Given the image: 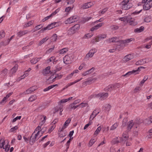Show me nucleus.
Here are the masks:
<instances>
[{
	"instance_id": "15",
	"label": "nucleus",
	"mask_w": 152,
	"mask_h": 152,
	"mask_svg": "<svg viewBox=\"0 0 152 152\" xmlns=\"http://www.w3.org/2000/svg\"><path fill=\"white\" fill-rule=\"evenodd\" d=\"M133 58V56L131 54H129L126 56L124 58V61L127 62Z\"/></svg>"
},
{
	"instance_id": "55",
	"label": "nucleus",
	"mask_w": 152,
	"mask_h": 152,
	"mask_svg": "<svg viewBox=\"0 0 152 152\" xmlns=\"http://www.w3.org/2000/svg\"><path fill=\"white\" fill-rule=\"evenodd\" d=\"M28 73H25V74L21 76V77H20V79L21 80L23 78H24L25 77H26V76H28Z\"/></svg>"
},
{
	"instance_id": "40",
	"label": "nucleus",
	"mask_w": 152,
	"mask_h": 152,
	"mask_svg": "<svg viewBox=\"0 0 152 152\" xmlns=\"http://www.w3.org/2000/svg\"><path fill=\"white\" fill-rule=\"evenodd\" d=\"M101 129V126H100L95 131V132H94V135H97L99 133Z\"/></svg>"
},
{
	"instance_id": "50",
	"label": "nucleus",
	"mask_w": 152,
	"mask_h": 152,
	"mask_svg": "<svg viewBox=\"0 0 152 152\" xmlns=\"http://www.w3.org/2000/svg\"><path fill=\"white\" fill-rule=\"evenodd\" d=\"M10 147V145H8V143L7 144L5 145V147H4V149H5V152H7L9 151Z\"/></svg>"
},
{
	"instance_id": "62",
	"label": "nucleus",
	"mask_w": 152,
	"mask_h": 152,
	"mask_svg": "<svg viewBox=\"0 0 152 152\" xmlns=\"http://www.w3.org/2000/svg\"><path fill=\"white\" fill-rule=\"evenodd\" d=\"M18 128L17 126H15L13 127L10 130V132H12L16 130Z\"/></svg>"
},
{
	"instance_id": "54",
	"label": "nucleus",
	"mask_w": 152,
	"mask_h": 152,
	"mask_svg": "<svg viewBox=\"0 0 152 152\" xmlns=\"http://www.w3.org/2000/svg\"><path fill=\"white\" fill-rule=\"evenodd\" d=\"M71 121V119L69 118L65 122L64 124L65 126H67L70 122Z\"/></svg>"
},
{
	"instance_id": "51",
	"label": "nucleus",
	"mask_w": 152,
	"mask_h": 152,
	"mask_svg": "<svg viewBox=\"0 0 152 152\" xmlns=\"http://www.w3.org/2000/svg\"><path fill=\"white\" fill-rule=\"evenodd\" d=\"M72 27H73V28L75 29L76 31L79 28L80 26L79 24H76L74 26Z\"/></svg>"
},
{
	"instance_id": "46",
	"label": "nucleus",
	"mask_w": 152,
	"mask_h": 152,
	"mask_svg": "<svg viewBox=\"0 0 152 152\" xmlns=\"http://www.w3.org/2000/svg\"><path fill=\"white\" fill-rule=\"evenodd\" d=\"M96 140L94 139H91L90 141L89 145L90 146H91L95 142Z\"/></svg>"
},
{
	"instance_id": "53",
	"label": "nucleus",
	"mask_w": 152,
	"mask_h": 152,
	"mask_svg": "<svg viewBox=\"0 0 152 152\" xmlns=\"http://www.w3.org/2000/svg\"><path fill=\"white\" fill-rule=\"evenodd\" d=\"M96 78H91L88 80L86 81V83H90V82H92V81H93L94 82L95 80H96Z\"/></svg>"
},
{
	"instance_id": "36",
	"label": "nucleus",
	"mask_w": 152,
	"mask_h": 152,
	"mask_svg": "<svg viewBox=\"0 0 152 152\" xmlns=\"http://www.w3.org/2000/svg\"><path fill=\"white\" fill-rule=\"evenodd\" d=\"M68 48H64L59 51L60 54H64L68 51Z\"/></svg>"
},
{
	"instance_id": "38",
	"label": "nucleus",
	"mask_w": 152,
	"mask_h": 152,
	"mask_svg": "<svg viewBox=\"0 0 152 152\" xmlns=\"http://www.w3.org/2000/svg\"><path fill=\"white\" fill-rule=\"evenodd\" d=\"M8 70L7 69H4L2 71L1 73V75H3V76H4V77H5L6 76V75L7 73Z\"/></svg>"
},
{
	"instance_id": "4",
	"label": "nucleus",
	"mask_w": 152,
	"mask_h": 152,
	"mask_svg": "<svg viewBox=\"0 0 152 152\" xmlns=\"http://www.w3.org/2000/svg\"><path fill=\"white\" fill-rule=\"evenodd\" d=\"M58 23L57 22H54L48 25L46 27L42 28L39 32V33H42L47 30H50L53 28L57 26Z\"/></svg>"
},
{
	"instance_id": "17",
	"label": "nucleus",
	"mask_w": 152,
	"mask_h": 152,
	"mask_svg": "<svg viewBox=\"0 0 152 152\" xmlns=\"http://www.w3.org/2000/svg\"><path fill=\"white\" fill-rule=\"evenodd\" d=\"M123 136L121 137L120 140L121 141L125 142L128 139V134L126 133H123Z\"/></svg>"
},
{
	"instance_id": "27",
	"label": "nucleus",
	"mask_w": 152,
	"mask_h": 152,
	"mask_svg": "<svg viewBox=\"0 0 152 152\" xmlns=\"http://www.w3.org/2000/svg\"><path fill=\"white\" fill-rule=\"evenodd\" d=\"M82 78H81L79 80H76L75 81H74V82H72V83H68L66 86H65V88H68L69 86L76 83L80 81V80H81L82 79Z\"/></svg>"
},
{
	"instance_id": "1",
	"label": "nucleus",
	"mask_w": 152,
	"mask_h": 152,
	"mask_svg": "<svg viewBox=\"0 0 152 152\" xmlns=\"http://www.w3.org/2000/svg\"><path fill=\"white\" fill-rule=\"evenodd\" d=\"M121 18V20L127 22L130 25L135 26L137 24V22L135 21V19L130 16H125Z\"/></svg>"
},
{
	"instance_id": "26",
	"label": "nucleus",
	"mask_w": 152,
	"mask_h": 152,
	"mask_svg": "<svg viewBox=\"0 0 152 152\" xmlns=\"http://www.w3.org/2000/svg\"><path fill=\"white\" fill-rule=\"evenodd\" d=\"M144 29V27L142 26H141L139 28H137L135 29L134 32L135 33H140L143 31Z\"/></svg>"
},
{
	"instance_id": "49",
	"label": "nucleus",
	"mask_w": 152,
	"mask_h": 152,
	"mask_svg": "<svg viewBox=\"0 0 152 152\" xmlns=\"http://www.w3.org/2000/svg\"><path fill=\"white\" fill-rule=\"evenodd\" d=\"M151 20V19L150 16H148L146 17L144 19V21L146 22H149Z\"/></svg>"
},
{
	"instance_id": "25",
	"label": "nucleus",
	"mask_w": 152,
	"mask_h": 152,
	"mask_svg": "<svg viewBox=\"0 0 152 152\" xmlns=\"http://www.w3.org/2000/svg\"><path fill=\"white\" fill-rule=\"evenodd\" d=\"M49 61L50 62H52L53 64H56L58 61V60L54 56L50 57L49 59Z\"/></svg>"
},
{
	"instance_id": "10",
	"label": "nucleus",
	"mask_w": 152,
	"mask_h": 152,
	"mask_svg": "<svg viewBox=\"0 0 152 152\" xmlns=\"http://www.w3.org/2000/svg\"><path fill=\"white\" fill-rule=\"evenodd\" d=\"M62 76V75H59L58 74H56V75L54 77V75H51L48 79V80H50V79H53L52 80V82H54L55 81V79L57 78L58 79H61Z\"/></svg>"
},
{
	"instance_id": "22",
	"label": "nucleus",
	"mask_w": 152,
	"mask_h": 152,
	"mask_svg": "<svg viewBox=\"0 0 152 152\" xmlns=\"http://www.w3.org/2000/svg\"><path fill=\"white\" fill-rule=\"evenodd\" d=\"M48 39V38L47 37H45L43 38L42 39L41 41H39L38 45V46H41L42 44H43L44 43L46 42Z\"/></svg>"
},
{
	"instance_id": "60",
	"label": "nucleus",
	"mask_w": 152,
	"mask_h": 152,
	"mask_svg": "<svg viewBox=\"0 0 152 152\" xmlns=\"http://www.w3.org/2000/svg\"><path fill=\"white\" fill-rule=\"evenodd\" d=\"M93 36V34H85L84 36V38H90L91 37H92Z\"/></svg>"
},
{
	"instance_id": "35",
	"label": "nucleus",
	"mask_w": 152,
	"mask_h": 152,
	"mask_svg": "<svg viewBox=\"0 0 152 152\" xmlns=\"http://www.w3.org/2000/svg\"><path fill=\"white\" fill-rule=\"evenodd\" d=\"M144 59H142L141 60H139L136 63V65H141L144 64Z\"/></svg>"
},
{
	"instance_id": "31",
	"label": "nucleus",
	"mask_w": 152,
	"mask_h": 152,
	"mask_svg": "<svg viewBox=\"0 0 152 152\" xmlns=\"http://www.w3.org/2000/svg\"><path fill=\"white\" fill-rule=\"evenodd\" d=\"M51 38L52 42H56L58 39L57 35L56 34H54L51 37Z\"/></svg>"
},
{
	"instance_id": "41",
	"label": "nucleus",
	"mask_w": 152,
	"mask_h": 152,
	"mask_svg": "<svg viewBox=\"0 0 152 152\" xmlns=\"http://www.w3.org/2000/svg\"><path fill=\"white\" fill-rule=\"evenodd\" d=\"M118 125V123H115L112 126L110 129V130H112L115 129L117 127Z\"/></svg>"
},
{
	"instance_id": "42",
	"label": "nucleus",
	"mask_w": 152,
	"mask_h": 152,
	"mask_svg": "<svg viewBox=\"0 0 152 152\" xmlns=\"http://www.w3.org/2000/svg\"><path fill=\"white\" fill-rule=\"evenodd\" d=\"M33 23L32 21H29L28 23H26L24 25V28H26L31 26V24Z\"/></svg>"
},
{
	"instance_id": "16",
	"label": "nucleus",
	"mask_w": 152,
	"mask_h": 152,
	"mask_svg": "<svg viewBox=\"0 0 152 152\" xmlns=\"http://www.w3.org/2000/svg\"><path fill=\"white\" fill-rule=\"evenodd\" d=\"M95 69V68L94 67H92L90 69H89L88 71L84 72L82 73V75L84 76H86L87 75L91 74L92 72Z\"/></svg>"
},
{
	"instance_id": "23",
	"label": "nucleus",
	"mask_w": 152,
	"mask_h": 152,
	"mask_svg": "<svg viewBox=\"0 0 152 152\" xmlns=\"http://www.w3.org/2000/svg\"><path fill=\"white\" fill-rule=\"evenodd\" d=\"M134 125V123L133 120H131L129 122V123L128 125L127 128L128 130H130L132 128L133 126Z\"/></svg>"
},
{
	"instance_id": "45",
	"label": "nucleus",
	"mask_w": 152,
	"mask_h": 152,
	"mask_svg": "<svg viewBox=\"0 0 152 152\" xmlns=\"http://www.w3.org/2000/svg\"><path fill=\"white\" fill-rule=\"evenodd\" d=\"M38 61H39V60H38L37 59H36V58H33L30 61L31 62L32 64H35Z\"/></svg>"
},
{
	"instance_id": "7",
	"label": "nucleus",
	"mask_w": 152,
	"mask_h": 152,
	"mask_svg": "<svg viewBox=\"0 0 152 152\" xmlns=\"http://www.w3.org/2000/svg\"><path fill=\"white\" fill-rule=\"evenodd\" d=\"M96 52V50L95 49H91L86 55L85 58H86L92 57Z\"/></svg>"
},
{
	"instance_id": "13",
	"label": "nucleus",
	"mask_w": 152,
	"mask_h": 152,
	"mask_svg": "<svg viewBox=\"0 0 152 152\" xmlns=\"http://www.w3.org/2000/svg\"><path fill=\"white\" fill-rule=\"evenodd\" d=\"M104 23H99L94 26L93 27H92L91 29V31H94V30H97L100 27L102 26L103 25Z\"/></svg>"
},
{
	"instance_id": "56",
	"label": "nucleus",
	"mask_w": 152,
	"mask_h": 152,
	"mask_svg": "<svg viewBox=\"0 0 152 152\" xmlns=\"http://www.w3.org/2000/svg\"><path fill=\"white\" fill-rule=\"evenodd\" d=\"M66 126H65V125L64 124L63 126L61 129H59L58 132H59L60 133H61L62 131H63V130L66 128Z\"/></svg>"
},
{
	"instance_id": "24",
	"label": "nucleus",
	"mask_w": 152,
	"mask_h": 152,
	"mask_svg": "<svg viewBox=\"0 0 152 152\" xmlns=\"http://www.w3.org/2000/svg\"><path fill=\"white\" fill-rule=\"evenodd\" d=\"M75 22V21L73 20V18L72 17L68 18L65 21V23L66 24H70Z\"/></svg>"
},
{
	"instance_id": "3",
	"label": "nucleus",
	"mask_w": 152,
	"mask_h": 152,
	"mask_svg": "<svg viewBox=\"0 0 152 152\" xmlns=\"http://www.w3.org/2000/svg\"><path fill=\"white\" fill-rule=\"evenodd\" d=\"M120 87V84L118 83L108 86L104 89L105 91L111 92L112 91L116 90Z\"/></svg>"
},
{
	"instance_id": "59",
	"label": "nucleus",
	"mask_w": 152,
	"mask_h": 152,
	"mask_svg": "<svg viewBox=\"0 0 152 152\" xmlns=\"http://www.w3.org/2000/svg\"><path fill=\"white\" fill-rule=\"evenodd\" d=\"M85 64L84 63H82L81 65L79 67V70H81L83 67H84L85 66Z\"/></svg>"
},
{
	"instance_id": "32",
	"label": "nucleus",
	"mask_w": 152,
	"mask_h": 152,
	"mask_svg": "<svg viewBox=\"0 0 152 152\" xmlns=\"http://www.w3.org/2000/svg\"><path fill=\"white\" fill-rule=\"evenodd\" d=\"M37 98V97L36 95H32L29 97L28 99V101L32 102L35 100Z\"/></svg>"
},
{
	"instance_id": "5",
	"label": "nucleus",
	"mask_w": 152,
	"mask_h": 152,
	"mask_svg": "<svg viewBox=\"0 0 152 152\" xmlns=\"http://www.w3.org/2000/svg\"><path fill=\"white\" fill-rule=\"evenodd\" d=\"M129 2L128 0H124L121 2L120 5L123 10H127L130 8V6L128 5Z\"/></svg>"
},
{
	"instance_id": "18",
	"label": "nucleus",
	"mask_w": 152,
	"mask_h": 152,
	"mask_svg": "<svg viewBox=\"0 0 152 152\" xmlns=\"http://www.w3.org/2000/svg\"><path fill=\"white\" fill-rule=\"evenodd\" d=\"M33 135L34 133L31 135L29 139L30 144L31 145H32L34 143L36 139V138L34 137Z\"/></svg>"
},
{
	"instance_id": "37",
	"label": "nucleus",
	"mask_w": 152,
	"mask_h": 152,
	"mask_svg": "<svg viewBox=\"0 0 152 152\" xmlns=\"http://www.w3.org/2000/svg\"><path fill=\"white\" fill-rule=\"evenodd\" d=\"M92 18L91 17H89L86 18H83L81 21V22L83 23H84L85 22L88 21L89 20L91 19Z\"/></svg>"
},
{
	"instance_id": "58",
	"label": "nucleus",
	"mask_w": 152,
	"mask_h": 152,
	"mask_svg": "<svg viewBox=\"0 0 152 152\" xmlns=\"http://www.w3.org/2000/svg\"><path fill=\"white\" fill-rule=\"evenodd\" d=\"M92 123V122L90 121L88 124H86L84 127V129H86L88 126L91 124Z\"/></svg>"
},
{
	"instance_id": "43",
	"label": "nucleus",
	"mask_w": 152,
	"mask_h": 152,
	"mask_svg": "<svg viewBox=\"0 0 152 152\" xmlns=\"http://www.w3.org/2000/svg\"><path fill=\"white\" fill-rule=\"evenodd\" d=\"M42 27V26L41 25H39L36 26L34 29V31H33V32L40 29Z\"/></svg>"
},
{
	"instance_id": "52",
	"label": "nucleus",
	"mask_w": 152,
	"mask_h": 152,
	"mask_svg": "<svg viewBox=\"0 0 152 152\" xmlns=\"http://www.w3.org/2000/svg\"><path fill=\"white\" fill-rule=\"evenodd\" d=\"M74 7V6L73 5L72 7H68L65 9V11L66 12H69L71 10H72L73 8Z\"/></svg>"
},
{
	"instance_id": "19",
	"label": "nucleus",
	"mask_w": 152,
	"mask_h": 152,
	"mask_svg": "<svg viewBox=\"0 0 152 152\" xmlns=\"http://www.w3.org/2000/svg\"><path fill=\"white\" fill-rule=\"evenodd\" d=\"M76 31L75 29L72 27L68 31L67 34L69 35H72L75 33Z\"/></svg>"
},
{
	"instance_id": "6",
	"label": "nucleus",
	"mask_w": 152,
	"mask_h": 152,
	"mask_svg": "<svg viewBox=\"0 0 152 152\" xmlns=\"http://www.w3.org/2000/svg\"><path fill=\"white\" fill-rule=\"evenodd\" d=\"M96 96L99 98L101 100H104L107 98L108 96V94L107 93H101L98 94L96 95Z\"/></svg>"
},
{
	"instance_id": "48",
	"label": "nucleus",
	"mask_w": 152,
	"mask_h": 152,
	"mask_svg": "<svg viewBox=\"0 0 152 152\" xmlns=\"http://www.w3.org/2000/svg\"><path fill=\"white\" fill-rule=\"evenodd\" d=\"M5 36V33L3 31H1L0 32V39H2Z\"/></svg>"
},
{
	"instance_id": "63",
	"label": "nucleus",
	"mask_w": 152,
	"mask_h": 152,
	"mask_svg": "<svg viewBox=\"0 0 152 152\" xmlns=\"http://www.w3.org/2000/svg\"><path fill=\"white\" fill-rule=\"evenodd\" d=\"M88 104L87 103H82L79 104V105L81 106L82 107H86L88 105Z\"/></svg>"
},
{
	"instance_id": "14",
	"label": "nucleus",
	"mask_w": 152,
	"mask_h": 152,
	"mask_svg": "<svg viewBox=\"0 0 152 152\" xmlns=\"http://www.w3.org/2000/svg\"><path fill=\"white\" fill-rule=\"evenodd\" d=\"M50 67L49 66L47 67L45 69H44L42 72V73L44 76L48 74L50 72Z\"/></svg>"
},
{
	"instance_id": "64",
	"label": "nucleus",
	"mask_w": 152,
	"mask_h": 152,
	"mask_svg": "<svg viewBox=\"0 0 152 152\" xmlns=\"http://www.w3.org/2000/svg\"><path fill=\"white\" fill-rule=\"evenodd\" d=\"M134 125H135L136 124H137L139 125L140 124L141 122L139 120L137 119L135 120V121H134Z\"/></svg>"
},
{
	"instance_id": "39",
	"label": "nucleus",
	"mask_w": 152,
	"mask_h": 152,
	"mask_svg": "<svg viewBox=\"0 0 152 152\" xmlns=\"http://www.w3.org/2000/svg\"><path fill=\"white\" fill-rule=\"evenodd\" d=\"M128 121V120L127 118H124L123 121L122 122V126L123 127H124L126 126V123Z\"/></svg>"
},
{
	"instance_id": "34",
	"label": "nucleus",
	"mask_w": 152,
	"mask_h": 152,
	"mask_svg": "<svg viewBox=\"0 0 152 152\" xmlns=\"http://www.w3.org/2000/svg\"><path fill=\"white\" fill-rule=\"evenodd\" d=\"M18 68V65L17 64H16L11 69L12 73H15L17 70Z\"/></svg>"
},
{
	"instance_id": "57",
	"label": "nucleus",
	"mask_w": 152,
	"mask_h": 152,
	"mask_svg": "<svg viewBox=\"0 0 152 152\" xmlns=\"http://www.w3.org/2000/svg\"><path fill=\"white\" fill-rule=\"evenodd\" d=\"M147 79L148 77L146 78L145 77V76L143 79L140 82V85H142L147 80Z\"/></svg>"
},
{
	"instance_id": "20",
	"label": "nucleus",
	"mask_w": 152,
	"mask_h": 152,
	"mask_svg": "<svg viewBox=\"0 0 152 152\" xmlns=\"http://www.w3.org/2000/svg\"><path fill=\"white\" fill-rule=\"evenodd\" d=\"M96 110H94L90 116L89 119L90 121L92 120L96 115Z\"/></svg>"
},
{
	"instance_id": "9",
	"label": "nucleus",
	"mask_w": 152,
	"mask_h": 152,
	"mask_svg": "<svg viewBox=\"0 0 152 152\" xmlns=\"http://www.w3.org/2000/svg\"><path fill=\"white\" fill-rule=\"evenodd\" d=\"M36 87L35 86L31 87L28 89L26 91H24L23 94L26 95L31 93L36 90Z\"/></svg>"
},
{
	"instance_id": "33",
	"label": "nucleus",
	"mask_w": 152,
	"mask_h": 152,
	"mask_svg": "<svg viewBox=\"0 0 152 152\" xmlns=\"http://www.w3.org/2000/svg\"><path fill=\"white\" fill-rule=\"evenodd\" d=\"M108 41L110 42H119V41H117L116 37H115L112 38L111 39H108Z\"/></svg>"
},
{
	"instance_id": "2",
	"label": "nucleus",
	"mask_w": 152,
	"mask_h": 152,
	"mask_svg": "<svg viewBox=\"0 0 152 152\" xmlns=\"http://www.w3.org/2000/svg\"><path fill=\"white\" fill-rule=\"evenodd\" d=\"M74 57V56L72 55H66L63 59V62L66 64H69L73 61Z\"/></svg>"
},
{
	"instance_id": "21",
	"label": "nucleus",
	"mask_w": 152,
	"mask_h": 152,
	"mask_svg": "<svg viewBox=\"0 0 152 152\" xmlns=\"http://www.w3.org/2000/svg\"><path fill=\"white\" fill-rule=\"evenodd\" d=\"M6 140H4L3 138H1L0 140V148H3L4 149V145H5V143Z\"/></svg>"
},
{
	"instance_id": "30",
	"label": "nucleus",
	"mask_w": 152,
	"mask_h": 152,
	"mask_svg": "<svg viewBox=\"0 0 152 152\" xmlns=\"http://www.w3.org/2000/svg\"><path fill=\"white\" fill-rule=\"evenodd\" d=\"M91 3V2L85 3L83 5V8L84 9H86L91 7V5L90 4Z\"/></svg>"
},
{
	"instance_id": "8",
	"label": "nucleus",
	"mask_w": 152,
	"mask_h": 152,
	"mask_svg": "<svg viewBox=\"0 0 152 152\" xmlns=\"http://www.w3.org/2000/svg\"><path fill=\"white\" fill-rule=\"evenodd\" d=\"M152 7V2H151L148 1L145 4L143 5V8L144 10H148Z\"/></svg>"
},
{
	"instance_id": "28",
	"label": "nucleus",
	"mask_w": 152,
	"mask_h": 152,
	"mask_svg": "<svg viewBox=\"0 0 152 152\" xmlns=\"http://www.w3.org/2000/svg\"><path fill=\"white\" fill-rule=\"evenodd\" d=\"M58 86V84H55V85H51L50 86L47 87V88H45L44 89L43 91L45 92L48 91H49V90H50V89L56 86Z\"/></svg>"
},
{
	"instance_id": "44",
	"label": "nucleus",
	"mask_w": 152,
	"mask_h": 152,
	"mask_svg": "<svg viewBox=\"0 0 152 152\" xmlns=\"http://www.w3.org/2000/svg\"><path fill=\"white\" fill-rule=\"evenodd\" d=\"M110 28L112 30H115L118 29L119 28V27L116 25H112L110 26Z\"/></svg>"
},
{
	"instance_id": "12",
	"label": "nucleus",
	"mask_w": 152,
	"mask_h": 152,
	"mask_svg": "<svg viewBox=\"0 0 152 152\" xmlns=\"http://www.w3.org/2000/svg\"><path fill=\"white\" fill-rule=\"evenodd\" d=\"M30 32V31L27 30L22 31H20L17 33V35L18 37H20Z\"/></svg>"
},
{
	"instance_id": "47",
	"label": "nucleus",
	"mask_w": 152,
	"mask_h": 152,
	"mask_svg": "<svg viewBox=\"0 0 152 152\" xmlns=\"http://www.w3.org/2000/svg\"><path fill=\"white\" fill-rule=\"evenodd\" d=\"M107 37V35L106 34H102L98 35L97 36V37L100 38V39H104L105 38Z\"/></svg>"
},
{
	"instance_id": "11",
	"label": "nucleus",
	"mask_w": 152,
	"mask_h": 152,
	"mask_svg": "<svg viewBox=\"0 0 152 152\" xmlns=\"http://www.w3.org/2000/svg\"><path fill=\"white\" fill-rule=\"evenodd\" d=\"M134 41V39L133 38L128 39L124 40H122L119 41V43L126 44L131 42L132 41Z\"/></svg>"
},
{
	"instance_id": "61",
	"label": "nucleus",
	"mask_w": 152,
	"mask_h": 152,
	"mask_svg": "<svg viewBox=\"0 0 152 152\" xmlns=\"http://www.w3.org/2000/svg\"><path fill=\"white\" fill-rule=\"evenodd\" d=\"M21 116H17L15 118L13 119L12 121V122L13 123V122H15L17 120H18V119L20 120L21 119Z\"/></svg>"
},
{
	"instance_id": "29",
	"label": "nucleus",
	"mask_w": 152,
	"mask_h": 152,
	"mask_svg": "<svg viewBox=\"0 0 152 152\" xmlns=\"http://www.w3.org/2000/svg\"><path fill=\"white\" fill-rule=\"evenodd\" d=\"M135 73H136V71L134 70L132 71L128 72L125 75H122V76H126V77H127L131 75H132V74H134Z\"/></svg>"
}]
</instances>
